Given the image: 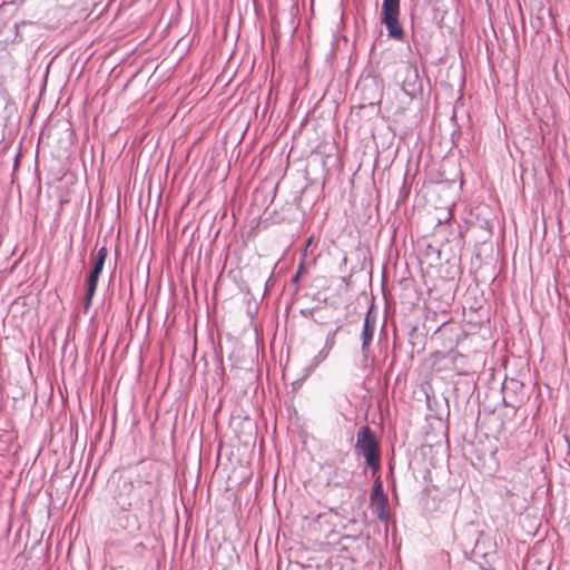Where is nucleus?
I'll list each match as a JSON object with an SVG mask.
<instances>
[{
  "mask_svg": "<svg viewBox=\"0 0 570 570\" xmlns=\"http://www.w3.org/2000/svg\"><path fill=\"white\" fill-rule=\"evenodd\" d=\"M354 452L363 456L367 466L376 472L381 464L380 444L375 433L368 425H362L356 433Z\"/></svg>",
  "mask_w": 570,
  "mask_h": 570,
  "instance_id": "1",
  "label": "nucleus"
},
{
  "mask_svg": "<svg viewBox=\"0 0 570 570\" xmlns=\"http://www.w3.org/2000/svg\"><path fill=\"white\" fill-rule=\"evenodd\" d=\"M399 18L400 0H383L381 21L385 26L389 37L400 41L404 38V30Z\"/></svg>",
  "mask_w": 570,
  "mask_h": 570,
  "instance_id": "2",
  "label": "nucleus"
},
{
  "mask_svg": "<svg viewBox=\"0 0 570 570\" xmlns=\"http://www.w3.org/2000/svg\"><path fill=\"white\" fill-rule=\"evenodd\" d=\"M118 505L121 510V514L117 518L118 525L129 532L138 531L140 529V522L136 514L130 513L131 501L118 500Z\"/></svg>",
  "mask_w": 570,
  "mask_h": 570,
  "instance_id": "3",
  "label": "nucleus"
},
{
  "mask_svg": "<svg viewBox=\"0 0 570 570\" xmlns=\"http://www.w3.org/2000/svg\"><path fill=\"white\" fill-rule=\"evenodd\" d=\"M376 328V317L372 315V311L368 309L364 318L363 328L361 333V350L364 358H367L370 346L374 337Z\"/></svg>",
  "mask_w": 570,
  "mask_h": 570,
  "instance_id": "4",
  "label": "nucleus"
},
{
  "mask_svg": "<svg viewBox=\"0 0 570 570\" xmlns=\"http://www.w3.org/2000/svg\"><path fill=\"white\" fill-rule=\"evenodd\" d=\"M495 551L497 547L491 538L480 534L472 550V554L475 560L484 559V562L489 563L491 557L495 554Z\"/></svg>",
  "mask_w": 570,
  "mask_h": 570,
  "instance_id": "5",
  "label": "nucleus"
},
{
  "mask_svg": "<svg viewBox=\"0 0 570 570\" xmlns=\"http://www.w3.org/2000/svg\"><path fill=\"white\" fill-rule=\"evenodd\" d=\"M100 274L96 272H89L86 281V296L83 302V309L87 312L89 307L91 306L92 298L95 296V293L97 291L98 279Z\"/></svg>",
  "mask_w": 570,
  "mask_h": 570,
  "instance_id": "6",
  "label": "nucleus"
},
{
  "mask_svg": "<svg viewBox=\"0 0 570 570\" xmlns=\"http://www.w3.org/2000/svg\"><path fill=\"white\" fill-rule=\"evenodd\" d=\"M107 256L108 249L106 248V246L100 247L94 257L92 267L90 272L101 274Z\"/></svg>",
  "mask_w": 570,
  "mask_h": 570,
  "instance_id": "7",
  "label": "nucleus"
},
{
  "mask_svg": "<svg viewBox=\"0 0 570 570\" xmlns=\"http://www.w3.org/2000/svg\"><path fill=\"white\" fill-rule=\"evenodd\" d=\"M376 495H380V503L382 504V507H385L387 499L386 495L383 493L382 483L379 480L374 483L371 499L374 500Z\"/></svg>",
  "mask_w": 570,
  "mask_h": 570,
  "instance_id": "8",
  "label": "nucleus"
},
{
  "mask_svg": "<svg viewBox=\"0 0 570 570\" xmlns=\"http://www.w3.org/2000/svg\"><path fill=\"white\" fill-rule=\"evenodd\" d=\"M338 330H340V327H336L334 331L328 332V334L326 336L324 348H326L330 352L335 345V336H336V333L338 332Z\"/></svg>",
  "mask_w": 570,
  "mask_h": 570,
  "instance_id": "9",
  "label": "nucleus"
},
{
  "mask_svg": "<svg viewBox=\"0 0 570 570\" xmlns=\"http://www.w3.org/2000/svg\"><path fill=\"white\" fill-rule=\"evenodd\" d=\"M330 354V351H327L326 348H322L318 354L313 358L312 361V365L313 366H318Z\"/></svg>",
  "mask_w": 570,
  "mask_h": 570,
  "instance_id": "10",
  "label": "nucleus"
},
{
  "mask_svg": "<svg viewBox=\"0 0 570 570\" xmlns=\"http://www.w3.org/2000/svg\"><path fill=\"white\" fill-rule=\"evenodd\" d=\"M303 268V263H301L299 265V269ZM299 275H301V271H298L293 277H292V283H297L299 281Z\"/></svg>",
  "mask_w": 570,
  "mask_h": 570,
  "instance_id": "11",
  "label": "nucleus"
}]
</instances>
